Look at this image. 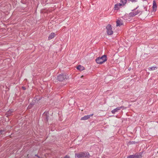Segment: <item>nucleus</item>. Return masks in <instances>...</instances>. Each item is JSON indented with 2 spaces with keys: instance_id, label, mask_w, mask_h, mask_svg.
Wrapping results in <instances>:
<instances>
[{
  "instance_id": "0eeeda50",
  "label": "nucleus",
  "mask_w": 158,
  "mask_h": 158,
  "mask_svg": "<svg viewBox=\"0 0 158 158\" xmlns=\"http://www.w3.org/2000/svg\"><path fill=\"white\" fill-rule=\"evenodd\" d=\"M93 115V114H92L89 115H85L84 117H82L81 118V120H86L89 118H90V117Z\"/></svg>"
},
{
  "instance_id": "f3484780",
  "label": "nucleus",
  "mask_w": 158,
  "mask_h": 158,
  "mask_svg": "<svg viewBox=\"0 0 158 158\" xmlns=\"http://www.w3.org/2000/svg\"><path fill=\"white\" fill-rule=\"evenodd\" d=\"M83 153L82 152L78 154H75V156H77V157L80 158L83 157Z\"/></svg>"
},
{
  "instance_id": "f257e3e1",
  "label": "nucleus",
  "mask_w": 158,
  "mask_h": 158,
  "mask_svg": "<svg viewBox=\"0 0 158 158\" xmlns=\"http://www.w3.org/2000/svg\"><path fill=\"white\" fill-rule=\"evenodd\" d=\"M107 56L104 55L101 57H98L96 59V62L98 64H102L107 60Z\"/></svg>"
},
{
  "instance_id": "39448f33",
  "label": "nucleus",
  "mask_w": 158,
  "mask_h": 158,
  "mask_svg": "<svg viewBox=\"0 0 158 158\" xmlns=\"http://www.w3.org/2000/svg\"><path fill=\"white\" fill-rule=\"evenodd\" d=\"M124 107L123 106L118 107L112 110L111 112L113 114H115L116 113L118 112V111L120 110L122 108L123 109Z\"/></svg>"
},
{
  "instance_id": "7ed1b4c3",
  "label": "nucleus",
  "mask_w": 158,
  "mask_h": 158,
  "mask_svg": "<svg viewBox=\"0 0 158 158\" xmlns=\"http://www.w3.org/2000/svg\"><path fill=\"white\" fill-rule=\"evenodd\" d=\"M107 31L106 32L108 35H112L113 33V31L112 30V28L111 26L110 25H108L106 27Z\"/></svg>"
},
{
  "instance_id": "dca6fc26",
  "label": "nucleus",
  "mask_w": 158,
  "mask_h": 158,
  "mask_svg": "<svg viewBox=\"0 0 158 158\" xmlns=\"http://www.w3.org/2000/svg\"><path fill=\"white\" fill-rule=\"evenodd\" d=\"M157 69V68L156 66H152L148 68V70L150 71L154 70Z\"/></svg>"
},
{
  "instance_id": "4be33fe9",
  "label": "nucleus",
  "mask_w": 158,
  "mask_h": 158,
  "mask_svg": "<svg viewBox=\"0 0 158 158\" xmlns=\"http://www.w3.org/2000/svg\"><path fill=\"white\" fill-rule=\"evenodd\" d=\"M132 2H136L137 1V0H130Z\"/></svg>"
},
{
  "instance_id": "412c9836",
  "label": "nucleus",
  "mask_w": 158,
  "mask_h": 158,
  "mask_svg": "<svg viewBox=\"0 0 158 158\" xmlns=\"http://www.w3.org/2000/svg\"><path fill=\"white\" fill-rule=\"evenodd\" d=\"M4 132V130H0V133L2 134Z\"/></svg>"
},
{
  "instance_id": "6e6552de",
  "label": "nucleus",
  "mask_w": 158,
  "mask_h": 158,
  "mask_svg": "<svg viewBox=\"0 0 158 158\" xmlns=\"http://www.w3.org/2000/svg\"><path fill=\"white\" fill-rule=\"evenodd\" d=\"M48 117L49 116L48 114V113L44 112L43 114V118L45 120L47 121L48 119Z\"/></svg>"
},
{
  "instance_id": "9d476101",
  "label": "nucleus",
  "mask_w": 158,
  "mask_h": 158,
  "mask_svg": "<svg viewBox=\"0 0 158 158\" xmlns=\"http://www.w3.org/2000/svg\"><path fill=\"white\" fill-rule=\"evenodd\" d=\"M83 153V157L85 158H89V154L88 152H82Z\"/></svg>"
},
{
  "instance_id": "6ab92c4d",
  "label": "nucleus",
  "mask_w": 158,
  "mask_h": 158,
  "mask_svg": "<svg viewBox=\"0 0 158 158\" xmlns=\"http://www.w3.org/2000/svg\"><path fill=\"white\" fill-rule=\"evenodd\" d=\"M33 105V103L30 104L28 106L27 108L29 109H30L32 107V106Z\"/></svg>"
},
{
  "instance_id": "aec40b11",
  "label": "nucleus",
  "mask_w": 158,
  "mask_h": 158,
  "mask_svg": "<svg viewBox=\"0 0 158 158\" xmlns=\"http://www.w3.org/2000/svg\"><path fill=\"white\" fill-rule=\"evenodd\" d=\"M136 142H135V141H130L128 143L129 144H135V143H136Z\"/></svg>"
},
{
  "instance_id": "9b49d317",
  "label": "nucleus",
  "mask_w": 158,
  "mask_h": 158,
  "mask_svg": "<svg viewBox=\"0 0 158 158\" xmlns=\"http://www.w3.org/2000/svg\"><path fill=\"white\" fill-rule=\"evenodd\" d=\"M122 6V4L119 3H117L115 4L114 6V8L115 10H118L120 7Z\"/></svg>"
},
{
  "instance_id": "b1692460",
  "label": "nucleus",
  "mask_w": 158,
  "mask_h": 158,
  "mask_svg": "<svg viewBox=\"0 0 158 158\" xmlns=\"http://www.w3.org/2000/svg\"><path fill=\"white\" fill-rule=\"evenodd\" d=\"M22 88H23V89H24V90L25 89V87H22Z\"/></svg>"
},
{
  "instance_id": "f03ea898",
  "label": "nucleus",
  "mask_w": 158,
  "mask_h": 158,
  "mask_svg": "<svg viewBox=\"0 0 158 158\" xmlns=\"http://www.w3.org/2000/svg\"><path fill=\"white\" fill-rule=\"evenodd\" d=\"M68 79L66 74H60L57 76V79L60 81H63Z\"/></svg>"
},
{
  "instance_id": "ddd939ff",
  "label": "nucleus",
  "mask_w": 158,
  "mask_h": 158,
  "mask_svg": "<svg viewBox=\"0 0 158 158\" xmlns=\"http://www.w3.org/2000/svg\"><path fill=\"white\" fill-rule=\"evenodd\" d=\"M13 111L14 110L12 109L6 112V114L7 115V116L10 115L12 114Z\"/></svg>"
},
{
  "instance_id": "1a4fd4ad",
  "label": "nucleus",
  "mask_w": 158,
  "mask_h": 158,
  "mask_svg": "<svg viewBox=\"0 0 158 158\" xmlns=\"http://www.w3.org/2000/svg\"><path fill=\"white\" fill-rule=\"evenodd\" d=\"M152 8L153 11H156L157 9V5L156 2L155 1H153Z\"/></svg>"
},
{
  "instance_id": "20e7f679",
  "label": "nucleus",
  "mask_w": 158,
  "mask_h": 158,
  "mask_svg": "<svg viewBox=\"0 0 158 158\" xmlns=\"http://www.w3.org/2000/svg\"><path fill=\"white\" fill-rule=\"evenodd\" d=\"M140 12V11L139 10H137L136 11H135V10L134 9L133 11L130 13L129 15L133 17L139 14Z\"/></svg>"
},
{
  "instance_id": "2eb2a0df",
  "label": "nucleus",
  "mask_w": 158,
  "mask_h": 158,
  "mask_svg": "<svg viewBox=\"0 0 158 158\" xmlns=\"http://www.w3.org/2000/svg\"><path fill=\"white\" fill-rule=\"evenodd\" d=\"M123 24V23L119 20H118L116 21V26H119Z\"/></svg>"
},
{
  "instance_id": "a211bd4d",
  "label": "nucleus",
  "mask_w": 158,
  "mask_h": 158,
  "mask_svg": "<svg viewBox=\"0 0 158 158\" xmlns=\"http://www.w3.org/2000/svg\"><path fill=\"white\" fill-rule=\"evenodd\" d=\"M121 4L122 5H124L127 2V0H120Z\"/></svg>"
},
{
  "instance_id": "f8f14e48",
  "label": "nucleus",
  "mask_w": 158,
  "mask_h": 158,
  "mask_svg": "<svg viewBox=\"0 0 158 158\" xmlns=\"http://www.w3.org/2000/svg\"><path fill=\"white\" fill-rule=\"evenodd\" d=\"M55 36V34L54 32H52L48 36V39L49 40H51L54 38Z\"/></svg>"
},
{
  "instance_id": "4468645a",
  "label": "nucleus",
  "mask_w": 158,
  "mask_h": 158,
  "mask_svg": "<svg viewBox=\"0 0 158 158\" xmlns=\"http://www.w3.org/2000/svg\"><path fill=\"white\" fill-rule=\"evenodd\" d=\"M77 69L78 70H80L81 71H82V70H84L85 69V68L83 66L80 65H79L77 67Z\"/></svg>"
},
{
  "instance_id": "5701e85b",
  "label": "nucleus",
  "mask_w": 158,
  "mask_h": 158,
  "mask_svg": "<svg viewBox=\"0 0 158 158\" xmlns=\"http://www.w3.org/2000/svg\"><path fill=\"white\" fill-rule=\"evenodd\" d=\"M63 158H69V156L67 155L64 156Z\"/></svg>"
},
{
  "instance_id": "393cba45",
  "label": "nucleus",
  "mask_w": 158,
  "mask_h": 158,
  "mask_svg": "<svg viewBox=\"0 0 158 158\" xmlns=\"http://www.w3.org/2000/svg\"><path fill=\"white\" fill-rule=\"evenodd\" d=\"M157 153H158V151L157 152Z\"/></svg>"
},
{
  "instance_id": "423d86ee",
  "label": "nucleus",
  "mask_w": 158,
  "mask_h": 158,
  "mask_svg": "<svg viewBox=\"0 0 158 158\" xmlns=\"http://www.w3.org/2000/svg\"><path fill=\"white\" fill-rule=\"evenodd\" d=\"M141 156L138 154H135L134 155H130L128 156L127 158H140Z\"/></svg>"
}]
</instances>
